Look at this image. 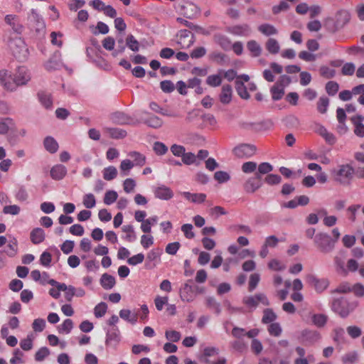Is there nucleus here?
<instances>
[{
    "mask_svg": "<svg viewBox=\"0 0 364 364\" xmlns=\"http://www.w3.org/2000/svg\"><path fill=\"white\" fill-rule=\"evenodd\" d=\"M350 19V14L347 11L341 10L336 14L334 18H326L324 21V26L328 31L335 33L343 28L349 22Z\"/></svg>",
    "mask_w": 364,
    "mask_h": 364,
    "instance_id": "f257e3e1",
    "label": "nucleus"
},
{
    "mask_svg": "<svg viewBox=\"0 0 364 364\" xmlns=\"http://www.w3.org/2000/svg\"><path fill=\"white\" fill-rule=\"evenodd\" d=\"M357 306V301H349L344 298H341L333 300L331 309L342 318H346L353 312Z\"/></svg>",
    "mask_w": 364,
    "mask_h": 364,
    "instance_id": "f03ea898",
    "label": "nucleus"
},
{
    "mask_svg": "<svg viewBox=\"0 0 364 364\" xmlns=\"http://www.w3.org/2000/svg\"><path fill=\"white\" fill-rule=\"evenodd\" d=\"M232 80H235V89L240 97L245 100L249 99L250 95L244 85L245 82L249 81V75L245 74L237 75L235 71L229 70V81Z\"/></svg>",
    "mask_w": 364,
    "mask_h": 364,
    "instance_id": "7ed1b4c3",
    "label": "nucleus"
},
{
    "mask_svg": "<svg viewBox=\"0 0 364 364\" xmlns=\"http://www.w3.org/2000/svg\"><path fill=\"white\" fill-rule=\"evenodd\" d=\"M9 48L14 56L18 60H26L29 55L28 49L25 42L18 37L10 41Z\"/></svg>",
    "mask_w": 364,
    "mask_h": 364,
    "instance_id": "20e7f679",
    "label": "nucleus"
},
{
    "mask_svg": "<svg viewBox=\"0 0 364 364\" xmlns=\"http://www.w3.org/2000/svg\"><path fill=\"white\" fill-rule=\"evenodd\" d=\"M334 180L343 186H348L353 178L354 169L348 164L341 165L334 171Z\"/></svg>",
    "mask_w": 364,
    "mask_h": 364,
    "instance_id": "39448f33",
    "label": "nucleus"
},
{
    "mask_svg": "<svg viewBox=\"0 0 364 364\" xmlns=\"http://www.w3.org/2000/svg\"><path fill=\"white\" fill-rule=\"evenodd\" d=\"M262 186V176L259 173H255L252 177L248 178L243 184V188L247 193H254Z\"/></svg>",
    "mask_w": 364,
    "mask_h": 364,
    "instance_id": "423d86ee",
    "label": "nucleus"
},
{
    "mask_svg": "<svg viewBox=\"0 0 364 364\" xmlns=\"http://www.w3.org/2000/svg\"><path fill=\"white\" fill-rule=\"evenodd\" d=\"M257 151V148L253 144H241L232 150V153L237 158L251 157Z\"/></svg>",
    "mask_w": 364,
    "mask_h": 364,
    "instance_id": "0eeeda50",
    "label": "nucleus"
},
{
    "mask_svg": "<svg viewBox=\"0 0 364 364\" xmlns=\"http://www.w3.org/2000/svg\"><path fill=\"white\" fill-rule=\"evenodd\" d=\"M272 122L270 120H263L260 122H244L242 126L244 129L252 130L255 132H262L269 129L272 127Z\"/></svg>",
    "mask_w": 364,
    "mask_h": 364,
    "instance_id": "6e6552de",
    "label": "nucleus"
},
{
    "mask_svg": "<svg viewBox=\"0 0 364 364\" xmlns=\"http://www.w3.org/2000/svg\"><path fill=\"white\" fill-rule=\"evenodd\" d=\"M176 43L181 49L188 48L193 44L194 36L188 30H181L177 36Z\"/></svg>",
    "mask_w": 364,
    "mask_h": 364,
    "instance_id": "1a4fd4ad",
    "label": "nucleus"
},
{
    "mask_svg": "<svg viewBox=\"0 0 364 364\" xmlns=\"http://www.w3.org/2000/svg\"><path fill=\"white\" fill-rule=\"evenodd\" d=\"M0 83L4 89L13 91L18 85L16 83V77H13L8 71L0 70Z\"/></svg>",
    "mask_w": 364,
    "mask_h": 364,
    "instance_id": "9d476101",
    "label": "nucleus"
},
{
    "mask_svg": "<svg viewBox=\"0 0 364 364\" xmlns=\"http://www.w3.org/2000/svg\"><path fill=\"white\" fill-rule=\"evenodd\" d=\"M306 281L310 285L313 286L315 290L318 293L323 292L329 285L328 279H318L313 274L308 275L306 277Z\"/></svg>",
    "mask_w": 364,
    "mask_h": 364,
    "instance_id": "9b49d317",
    "label": "nucleus"
},
{
    "mask_svg": "<svg viewBox=\"0 0 364 364\" xmlns=\"http://www.w3.org/2000/svg\"><path fill=\"white\" fill-rule=\"evenodd\" d=\"M112 119L114 122L120 124H138L139 121L130 117L122 112H116L112 114Z\"/></svg>",
    "mask_w": 364,
    "mask_h": 364,
    "instance_id": "f8f14e48",
    "label": "nucleus"
},
{
    "mask_svg": "<svg viewBox=\"0 0 364 364\" xmlns=\"http://www.w3.org/2000/svg\"><path fill=\"white\" fill-rule=\"evenodd\" d=\"M120 331L117 327H112L106 333V345L116 346L120 341Z\"/></svg>",
    "mask_w": 364,
    "mask_h": 364,
    "instance_id": "ddd939ff",
    "label": "nucleus"
},
{
    "mask_svg": "<svg viewBox=\"0 0 364 364\" xmlns=\"http://www.w3.org/2000/svg\"><path fill=\"white\" fill-rule=\"evenodd\" d=\"M154 195L156 198L164 200H170L173 197L171 189L164 185L156 187L154 190Z\"/></svg>",
    "mask_w": 364,
    "mask_h": 364,
    "instance_id": "4468645a",
    "label": "nucleus"
},
{
    "mask_svg": "<svg viewBox=\"0 0 364 364\" xmlns=\"http://www.w3.org/2000/svg\"><path fill=\"white\" fill-rule=\"evenodd\" d=\"M314 241L318 245L319 247H333L335 241L326 233H318L316 235Z\"/></svg>",
    "mask_w": 364,
    "mask_h": 364,
    "instance_id": "2eb2a0df",
    "label": "nucleus"
},
{
    "mask_svg": "<svg viewBox=\"0 0 364 364\" xmlns=\"http://www.w3.org/2000/svg\"><path fill=\"white\" fill-rule=\"evenodd\" d=\"M228 77V71L220 70L217 74L209 75L206 79V82L211 87L219 86L223 78Z\"/></svg>",
    "mask_w": 364,
    "mask_h": 364,
    "instance_id": "dca6fc26",
    "label": "nucleus"
},
{
    "mask_svg": "<svg viewBox=\"0 0 364 364\" xmlns=\"http://www.w3.org/2000/svg\"><path fill=\"white\" fill-rule=\"evenodd\" d=\"M350 120L355 127L354 134L359 137H364V124H363L364 117L358 114L352 117Z\"/></svg>",
    "mask_w": 364,
    "mask_h": 364,
    "instance_id": "f3484780",
    "label": "nucleus"
},
{
    "mask_svg": "<svg viewBox=\"0 0 364 364\" xmlns=\"http://www.w3.org/2000/svg\"><path fill=\"white\" fill-rule=\"evenodd\" d=\"M50 173L53 179L60 181L67 174V168L62 164H57L51 168Z\"/></svg>",
    "mask_w": 364,
    "mask_h": 364,
    "instance_id": "a211bd4d",
    "label": "nucleus"
},
{
    "mask_svg": "<svg viewBox=\"0 0 364 364\" xmlns=\"http://www.w3.org/2000/svg\"><path fill=\"white\" fill-rule=\"evenodd\" d=\"M15 77L18 85L26 84L31 78L28 70L24 67H19L18 68Z\"/></svg>",
    "mask_w": 364,
    "mask_h": 364,
    "instance_id": "6ab92c4d",
    "label": "nucleus"
},
{
    "mask_svg": "<svg viewBox=\"0 0 364 364\" xmlns=\"http://www.w3.org/2000/svg\"><path fill=\"white\" fill-rule=\"evenodd\" d=\"M15 129L14 121L9 117H5L0 119V134H6L9 130Z\"/></svg>",
    "mask_w": 364,
    "mask_h": 364,
    "instance_id": "aec40b11",
    "label": "nucleus"
},
{
    "mask_svg": "<svg viewBox=\"0 0 364 364\" xmlns=\"http://www.w3.org/2000/svg\"><path fill=\"white\" fill-rule=\"evenodd\" d=\"M30 238L33 243L39 244L45 240V232L43 229L36 228L31 231Z\"/></svg>",
    "mask_w": 364,
    "mask_h": 364,
    "instance_id": "412c9836",
    "label": "nucleus"
},
{
    "mask_svg": "<svg viewBox=\"0 0 364 364\" xmlns=\"http://www.w3.org/2000/svg\"><path fill=\"white\" fill-rule=\"evenodd\" d=\"M247 48L251 53L252 56L258 57L261 55L262 49L260 45L254 40L249 41L247 43Z\"/></svg>",
    "mask_w": 364,
    "mask_h": 364,
    "instance_id": "4be33fe9",
    "label": "nucleus"
},
{
    "mask_svg": "<svg viewBox=\"0 0 364 364\" xmlns=\"http://www.w3.org/2000/svg\"><path fill=\"white\" fill-rule=\"evenodd\" d=\"M119 316L132 324H135L138 319L137 314H133L129 309H122L119 311Z\"/></svg>",
    "mask_w": 364,
    "mask_h": 364,
    "instance_id": "5701e85b",
    "label": "nucleus"
},
{
    "mask_svg": "<svg viewBox=\"0 0 364 364\" xmlns=\"http://www.w3.org/2000/svg\"><path fill=\"white\" fill-rule=\"evenodd\" d=\"M100 284L105 289H110L115 284V279L112 275L104 274L100 279Z\"/></svg>",
    "mask_w": 364,
    "mask_h": 364,
    "instance_id": "b1692460",
    "label": "nucleus"
},
{
    "mask_svg": "<svg viewBox=\"0 0 364 364\" xmlns=\"http://www.w3.org/2000/svg\"><path fill=\"white\" fill-rule=\"evenodd\" d=\"M43 144L45 149L51 154L55 153L58 149V142L51 136H47Z\"/></svg>",
    "mask_w": 364,
    "mask_h": 364,
    "instance_id": "393cba45",
    "label": "nucleus"
},
{
    "mask_svg": "<svg viewBox=\"0 0 364 364\" xmlns=\"http://www.w3.org/2000/svg\"><path fill=\"white\" fill-rule=\"evenodd\" d=\"M258 31L267 36L276 35L278 33L277 29L273 25L269 23L261 24L258 26Z\"/></svg>",
    "mask_w": 364,
    "mask_h": 364,
    "instance_id": "a878e982",
    "label": "nucleus"
},
{
    "mask_svg": "<svg viewBox=\"0 0 364 364\" xmlns=\"http://www.w3.org/2000/svg\"><path fill=\"white\" fill-rule=\"evenodd\" d=\"M184 198L193 203H202L205 200L206 196L204 193H191L189 192H183Z\"/></svg>",
    "mask_w": 364,
    "mask_h": 364,
    "instance_id": "bb28decb",
    "label": "nucleus"
},
{
    "mask_svg": "<svg viewBox=\"0 0 364 364\" xmlns=\"http://www.w3.org/2000/svg\"><path fill=\"white\" fill-rule=\"evenodd\" d=\"M5 21L7 24L11 26L16 32H21V26L19 24L18 18L16 15H7L5 17Z\"/></svg>",
    "mask_w": 364,
    "mask_h": 364,
    "instance_id": "cd10ccee",
    "label": "nucleus"
},
{
    "mask_svg": "<svg viewBox=\"0 0 364 364\" xmlns=\"http://www.w3.org/2000/svg\"><path fill=\"white\" fill-rule=\"evenodd\" d=\"M128 156L133 159L134 166H142L146 163V157L143 154L137 151H132L128 154Z\"/></svg>",
    "mask_w": 364,
    "mask_h": 364,
    "instance_id": "c85d7f7f",
    "label": "nucleus"
},
{
    "mask_svg": "<svg viewBox=\"0 0 364 364\" xmlns=\"http://www.w3.org/2000/svg\"><path fill=\"white\" fill-rule=\"evenodd\" d=\"M266 49L271 54H277L279 53L280 46L278 41L274 38H269L265 43Z\"/></svg>",
    "mask_w": 364,
    "mask_h": 364,
    "instance_id": "c756f323",
    "label": "nucleus"
},
{
    "mask_svg": "<svg viewBox=\"0 0 364 364\" xmlns=\"http://www.w3.org/2000/svg\"><path fill=\"white\" fill-rule=\"evenodd\" d=\"M158 218L157 216L150 217L144 221L141 225V229L144 233H149L151 230V226L157 223Z\"/></svg>",
    "mask_w": 364,
    "mask_h": 364,
    "instance_id": "7c9ffc66",
    "label": "nucleus"
},
{
    "mask_svg": "<svg viewBox=\"0 0 364 364\" xmlns=\"http://www.w3.org/2000/svg\"><path fill=\"white\" fill-rule=\"evenodd\" d=\"M34 337L33 334H28L26 338L21 340L20 346L22 350L28 351L33 348Z\"/></svg>",
    "mask_w": 364,
    "mask_h": 364,
    "instance_id": "2f4dec72",
    "label": "nucleus"
},
{
    "mask_svg": "<svg viewBox=\"0 0 364 364\" xmlns=\"http://www.w3.org/2000/svg\"><path fill=\"white\" fill-rule=\"evenodd\" d=\"M38 98L41 104L46 108H50L53 105V101L51 99V95L49 93L45 92H41L38 93Z\"/></svg>",
    "mask_w": 364,
    "mask_h": 364,
    "instance_id": "473e14b6",
    "label": "nucleus"
},
{
    "mask_svg": "<svg viewBox=\"0 0 364 364\" xmlns=\"http://www.w3.org/2000/svg\"><path fill=\"white\" fill-rule=\"evenodd\" d=\"M117 176V170L114 166H110L103 170V178L106 181H112Z\"/></svg>",
    "mask_w": 364,
    "mask_h": 364,
    "instance_id": "72a5a7b5",
    "label": "nucleus"
},
{
    "mask_svg": "<svg viewBox=\"0 0 364 364\" xmlns=\"http://www.w3.org/2000/svg\"><path fill=\"white\" fill-rule=\"evenodd\" d=\"M73 328V322L71 319H65L59 326L58 331L60 333H70Z\"/></svg>",
    "mask_w": 364,
    "mask_h": 364,
    "instance_id": "f704fd0d",
    "label": "nucleus"
},
{
    "mask_svg": "<svg viewBox=\"0 0 364 364\" xmlns=\"http://www.w3.org/2000/svg\"><path fill=\"white\" fill-rule=\"evenodd\" d=\"M13 355L14 356L9 360L11 364H23L25 363V360L23 359L24 354L18 348L14 350Z\"/></svg>",
    "mask_w": 364,
    "mask_h": 364,
    "instance_id": "c9c22d12",
    "label": "nucleus"
},
{
    "mask_svg": "<svg viewBox=\"0 0 364 364\" xmlns=\"http://www.w3.org/2000/svg\"><path fill=\"white\" fill-rule=\"evenodd\" d=\"M230 31L232 34L243 36L250 31V27L247 24L237 25L232 26Z\"/></svg>",
    "mask_w": 364,
    "mask_h": 364,
    "instance_id": "e433bc0d",
    "label": "nucleus"
},
{
    "mask_svg": "<svg viewBox=\"0 0 364 364\" xmlns=\"http://www.w3.org/2000/svg\"><path fill=\"white\" fill-rule=\"evenodd\" d=\"M144 122L149 127L155 129L161 127L163 124V121L156 116H151L147 119H145Z\"/></svg>",
    "mask_w": 364,
    "mask_h": 364,
    "instance_id": "4c0bfd02",
    "label": "nucleus"
},
{
    "mask_svg": "<svg viewBox=\"0 0 364 364\" xmlns=\"http://www.w3.org/2000/svg\"><path fill=\"white\" fill-rule=\"evenodd\" d=\"M126 44L132 51L137 52L139 50V43L135 39L133 35H129L126 38Z\"/></svg>",
    "mask_w": 364,
    "mask_h": 364,
    "instance_id": "58836bf2",
    "label": "nucleus"
},
{
    "mask_svg": "<svg viewBox=\"0 0 364 364\" xmlns=\"http://www.w3.org/2000/svg\"><path fill=\"white\" fill-rule=\"evenodd\" d=\"M209 58L210 60L218 63L223 64L225 62L226 55L224 53H222L219 51H213L209 55Z\"/></svg>",
    "mask_w": 364,
    "mask_h": 364,
    "instance_id": "ea45409f",
    "label": "nucleus"
},
{
    "mask_svg": "<svg viewBox=\"0 0 364 364\" xmlns=\"http://www.w3.org/2000/svg\"><path fill=\"white\" fill-rule=\"evenodd\" d=\"M327 316L322 314H314L312 316V321L314 324L319 328L324 326L327 322Z\"/></svg>",
    "mask_w": 364,
    "mask_h": 364,
    "instance_id": "a19ab883",
    "label": "nucleus"
},
{
    "mask_svg": "<svg viewBox=\"0 0 364 364\" xmlns=\"http://www.w3.org/2000/svg\"><path fill=\"white\" fill-rule=\"evenodd\" d=\"M277 318L276 314L270 309H264L262 321L264 323H272Z\"/></svg>",
    "mask_w": 364,
    "mask_h": 364,
    "instance_id": "79ce46f5",
    "label": "nucleus"
},
{
    "mask_svg": "<svg viewBox=\"0 0 364 364\" xmlns=\"http://www.w3.org/2000/svg\"><path fill=\"white\" fill-rule=\"evenodd\" d=\"M271 92L272 94V99L274 100H279L282 99L284 94V87L279 85V84H275L271 88Z\"/></svg>",
    "mask_w": 364,
    "mask_h": 364,
    "instance_id": "37998d69",
    "label": "nucleus"
},
{
    "mask_svg": "<svg viewBox=\"0 0 364 364\" xmlns=\"http://www.w3.org/2000/svg\"><path fill=\"white\" fill-rule=\"evenodd\" d=\"M107 310V305L105 302H100L95 306L94 309V314L96 318H101L104 316Z\"/></svg>",
    "mask_w": 364,
    "mask_h": 364,
    "instance_id": "c03bdc74",
    "label": "nucleus"
},
{
    "mask_svg": "<svg viewBox=\"0 0 364 364\" xmlns=\"http://www.w3.org/2000/svg\"><path fill=\"white\" fill-rule=\"evenodd\" d=\"M260 281V275L258 273H253L250 275L248 283V291L255 290Z\"/></svg>",
    "mask_w": 364,
    "mask_h": 364,
    "instance_id": "a18cd8bd",
    "label": "nucleus"
},
{
    "mask_svg": "<svg viewBox=\"0 0 364 364\" xmlns=\"http://www.w3.org/2000/svg\"><path fill=\"white\" fill-rule=\"evenodd\" d=\"M82 203L86 208H92L95 206L96 200L92 193H87L83 196Z\"/></svg>",
    "mask_w": 364,
    "mask_h": 364,
    "instance_id": "49530a36",
    "label": "nucleus"
},
{
    "mask_svg": "<svg viewBox=\"0 0 364 364\" xmlns=\"http://www.w3.org/2000/svg\"><path fill=\"white\" fill-rule=\"evenodd\" d=\"M166 338L170 342L175 343L180 341L181 334L179 331L171 330L165 332Z\"/></svg>",
    "mask_w": 364,
    "mask_h": 364,
    "instance_id": "de8ad7c7",
    "label": "nucleus"
},
{
    "mask_svg": "<svg viewBox=\"0 0 364 364\" xmlns=\"http://www.w3.org/2000/svg\"><path fill=\"white\" fill-rule=\"evenodd\" d=\"M31 16L32 20L36 23L38 30L43 29L45 28V23H44L42 18L36 12V10H34V9L31 10Z\"/></svg>",
    "mask_w": 364,
    "mask_h": 364,
    "instance_id": "09e8293b",
    "label": "nucleus"
},
{
    "mask_svg": "<svg viewBox=\"0 0 364 364\" xmlns=\"http://www.w3.org/2000/svg\"><path fill=\"white\" fill-rule=\"evenodd\" d=\"M329 104V99L326 97H321L317 102V109L321 113L324 114L326 112L327 107Z\"/></svg>",
    "mask_w": 364,
    "mask_h": 364,
    "instance_id": "8fccbe9b",
    "label": "nucleus"
},
{
    "mask_svg": "<svg viewBox=\"0 0 364 364\" xmlns=\"http://www.w3.org/2000/svg\"><path fill=\"white\" fill-rule=\"evenodd\" d=\"M50 355V350L47 347H41L35 354V360L38 362L43 361Z\"/></svg>",
    "mask_w": 364,
    "mask_h": 364,
    "instance_id": "3c124183",
    "label": "nucleus"
},
{
    "mask_svg": "<svg viewBox=\"0 0 364 364\" xmlns=\"http://www.w3.org/2000/svg\"><path fill=\"white\" fill-rule=\"evenodd\" d=\"M117 197L118 194L116 191H108L105 193L103 200L106 205H110L117 200Z\"/></svg>",
    "mask_w": 364,
    "mask_h": 364,
    "instance_id": "603ef678",
    "label": "nucleus"
},
{
    "mask_svg": "<svg viewBox=\"0 0 364 364\" xmlns=\"http://www.w3.org/2000/svg\"><path fill=\"white\" fill-rule=\"evenodd\" d=\"M136 186V181L131 178L125 179V181L123 183V188L127 193L133 192L135 189Z\"/></svg>",
    "mask_w": 364,
    "mask_h": 364,
    "instance_id": "864d4df0",
    "label": "nucleus"
},
{
    "mask_svg": "<svg viewBox=\"0 0 364 364\" xmlns=\"http://www.w3.org/2000/svg\"><path fill=\"white\" fill-rule=\"evenodd\" d=\"M134 166V162L129 159H124L120 164V170L124 175H128L129 171Z\"/></svg>",
    "mask_w": 364,
    "mask_h": 364,
    "instance_id": "5fc2aeb1",
    "label": "nucleus"
},
{
    "mask_svg": "<svg viewBox=\"0 0 364 364\" xmlns=\"http://www.w3.org/2000/svg\"><path fill=\"white\" fill-rule=\"evenodd\" d=\"M107 132L111 137L115 139L124 138L127 134L125 131L116 128H108Z\"/></svg>",
    "mask_w": 364,
    "mask_h": 364,
    "instance_id": "6e6d98bb",
    "label": "nucleus"
},
{
    "mask_svg": "<svg viewBox=\"0 0 364 364\" xmlns=\"http://www.w3.org/2000/svg\"><path fill=\"white\" fill-rule=\"evenodd\" d=\"M282 329L279 323H272L268 327V332L271 336H279L282 333Z\"/></svg>",
    "mask_w": 364,
    "mask_h": 364,
    "instance_id": "4d7b16f0",
    "label": "nucleus"
},
{
    "mask_svg": "<svg viewBox=\"0 0 364 364\" xmlns=\"http://www.w3.org/2000/svg\"><path fill=\"white\" fill-rule=\"evenodd\" d=\"M257 168V164L254 161H247L245 162L242 165V171L245 173H251L256 171Z\"/></svg>",
    "mask_w": 364,
    "mask_h": 364,
    "instance_id": "13d9d810",
    "label": "nucleus"
},
{
    "mask_svg": "<svg viewBox=\"0 0 364 364\" xmlns=\"http://www.w3.org/2000/svg\"><path fill=\"white\" fill-rule=\"evenodd\" d=\"M193 229V226L189 223L184 224L181 226V231L187 239H193L195 237Z\"/></svg>",
    "mask_w": 364,
    "mask_h": 364,
    "instance_id": "bf43d9fd",
    "label": "nucleus"
},
{
    "mask_svg": "<svg viewBox=\"0 0 364 364\" xmlns=\"http://www.w3.org/2000/svg\"><path fill=\"white\" fill-rule=\"evenodd\" d=\"M219 354V350L215 347H205L203 349L201 357L215 358Z\"/></svg>",
    "mask_w": 364,
    "mask_h": 364,
    "instance_id": "052dcab7",
    "label": "nucleus"
},
{
    "mask_svg": "<svg viewBox=\"0 0 364 364\" xmlns=\"http://www.w3.org/2000/svg\"><path fill=\"white\" fill-rule=\"evenodd\" d=\"M258 171L255 173H259L262 176L263 174H267L273 170V166L267 162L261 163L258 166Z\"/></svg>",
    "mask_w": 364,
    "mask_h": 364,
    "instance_id": "680f3d73",
    "label": "nucleus"
},
{
    "mask_svg": "<svg viewBox=\"0 0 364 364\" xmlns=\"http://www.w3.org/2000/svg\"><path fill=\"white\" fill-rule=\"evenodd\" d=\"M339 85L336 82L329 81L326 85V92L331 96L335 95L338 91Z\"/></svg>",
    "mask_w": 364,
    "mask_h": 364,
    "instance_id": "e2e57ef3",
    "label": "nucleus"
},
{
    "mask_svg": "<svg viewBox=\"0 0 364 364\" xmlns=\"http://www.w3.org/2000/svg\"><path fill=\"white\" fill-rule=\"evenodd\" d=\"M264 182L269 185H277L281 183L282 178L277 174H268L264 179Z\"/></svg>",
    "mask_w": 364,
    "mask_h": 364,
    "instance_id": "0e129e2a",
    "label": "nucleus"
},
{
    "mask_svg": "<svg viewBox=\"0 0 364 364\" xmlns=\"http://www.w3.org/2000/svg\"><path fill=\"white\" fill-rule=\"evenodd\" d=\"M268 267L270 269L274 271H281L285 269V264L279 260L276 259H272L268 263Z\"/></svg>",
    "mask_w": 364,
    "mask_h": 364,
    "instance_id": "69168bd1",
    "label": "nucleus"
},
{
    "mask_svg": "<svg viewBox=\"0 0 364 364\" xmlns=\"http://www.w3.org/2000/svg\"><path fill=\"white\" fill-rule=\"evenodd\" d=\"M356 360L357 353L355 352L348 353L341 358L343 364H353Z\"/></svg>",
    "mask_w": 364,
    "mask_h": 364,
    "instance_id": "338daca9",
    "label": "nucleus"
},
{
    "mask_svg": "<svg viewBox=\"0 0 364 364\" xmlns=\"http://www.w3.org/2000/svg\"><path fill=\"white\" fill-rule=\"evenodd\" d=\"M200 360L203 362L205 364H225L226 360L225 358H218V357L215 358H206V357H201Z\"/></svg>",
    "mask_w": 364,
    "mask_h": 364,
    "instance_id": "774afa93",
    "label": "nucleus"
}]
</instances>
